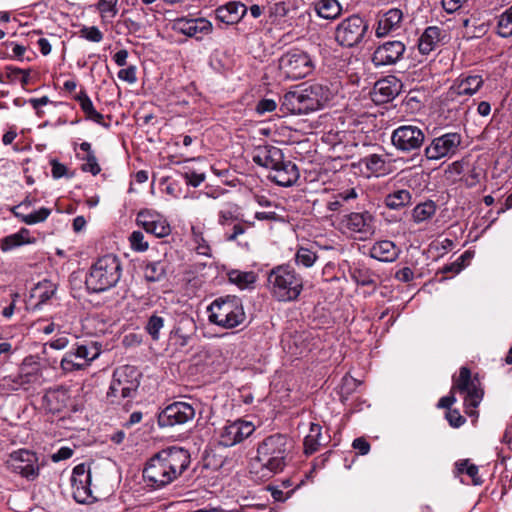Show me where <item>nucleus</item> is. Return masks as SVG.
Here are the masks:
<instances>
[{
    "instance_id": "nucleus-52",
    "label": "nucleus",
    "mask_w": 512,
    "mask_h": 512,
    "mask_svg": "<svg viewBox=\"0 0 512 512\" xmlns=\"http://www.w3.org/2000/svg\"><path fill=\"white\" fill-rule=\"evenodd\" d=\"M118 78L122 81H125L129 84H133L137 81L136 76V67L129 66L127 68H123L118 72Z\"/></svg>"
},
{
    "instance_id": "nucleus-5",
    "label": "nucleus",
    "mask_w": 512,
    "mask_h": 512,
    "mask_svg": "<svg viewBox=\"0 0 512 512\" xmlns=\"http://www.w3.org/2000/svg\"><path fill=\"white\" fill-rule=\"evenodd\" d=\"M122 275L119 258L113 254L100 257L90 268L86 278L87 288L93 292H103L114 287Z\"/></svg>"
},
{
    "instance_id": "nucleus-19",
    "label": "nucleus",
    "mask_w": 512,
    "mask_h": 512,
    "mask_svg": "<svg viewBox=\"0 0 512 512\" xmlns=\"http://www.w3.org/2000/svg\"><path fill=\"white\" fill-rule=\"evenodd\" d=\"M483 85V79L480 75H461L450 86L446 93L447 101H459L462 96H471L475 94Z\"/></svg>"
},
{
    "instance_id": "nucleus-32",
    "label": "nucleus",
    "mask_w": 512,
    "mask_h": 512,
    "mask_svg": "<svg viewBox=\"0 0 512 512\" xmlns=\"http://www.w3.org/2000/svg\"><path fill=\"white\" fill-rule=\"evenodd\" d=\"M30 241V231L26 228H22L18 232L2 238L0 243V249L3 252H8L24 244H29Z\"/></svg>"
},
{
    "instance_id": "nucleus-63",
    "label": "nucleus",
    "mask_w": 512,
    "mask_h": 512,
    "mask_svg": "<svg viewBox=\"0 0 512 512\" xmlns=\"http://www.w3.org/2000/svg\"><path fill=\"white\" fill-rule=\"evenodd\" d=\"M87 119L101 125L104 127H108L109 125L104 122V116L96 111L95 108H92L88 113H85Z\"/></svg>"
},
{
    "instance_id": "nucleus-24",
    "label": "nucleus",
    "mask_w": 512,
    "mask_h": 512,
    "mask_svg": "<svg viewBox=\"0 0 512 512\" xmlns=\"http://www.w3.org/2000/svg\"><path fill=\"white\" fill-rule=\"evenodd\" d=\"M284 159L281 149L275 146H259L254 150L253 162L272 171Z\"/></svg>"
},
{
    "instance_id": "nucleus-56",
    "label": "nucleus",
    "mask_w": 512,
    "mask_h": 512,
    "mask_svg": "<svg viewBox=\"0 0 512 512\" xmlns=\"http://www.w3.org/2000/svg\"><path fill=\"white\" fill-rule=\"evenodd\" d=\"M66 360H69L68 353L61 360V367L65 371H73V370H78V369H82L83 367H85L84 363H82V360H80V358L71 359L72 361H71V363H69V365H66V363H65Z\"/></svg>"
},
{
    "instance_id": "nucleus-64",
    "label": "nucleus",
    "mask_w": 512,
    "mask_h": 512,
    "mask_svg": "<svg viewBox=\"0 0 512 512\" xmlns=\"http://www.w3.org/2000/svg\"><path fill=\"white\" fill-rule=\"evenodd\" d=\"M447 419L453 427H459L465 422V419L456 410L449 411L447 413Z\"/></svg>"
},
{
    "instance_id": "nucleus-60",
    "label": "nucleus",
    "mask_w": 512,
    "mask_h": 512,
    "mask_svg": "<svg viewBox=\"0 0 512 512\" xmlns=\"http://www.w3.org/2000/svg\"><path fill=\"white\" fill-rule=\"evenodd\" d=\"M352 446L358 450L361 455H366L370 451V444L364 438L354 439Z\"/></svg>"
},
{
    "instance_id": "nucleus-46",
    "label": "nucleus",
    "mask_w": 512,
    "mask_h": 512,
    "mask_svg": "<svg viewBox=\"0 0 512 512\" xmlns=\"http://www.w3.org/2000/svg\"><path fill=\"white\" fill-rule=\"evenodd\" d=\"M10 210L21 221L28 225L32 224V206L29 200L26 199L18 205L12 206Z\"/></svg>"
},
{
    "instance_id": "nucleus-53",
    "label": "nucleus",
    "mask_w": 512,
    "mask_h": 512,
    "mask_svg": "<svg viewBox=\"0 0 512 512\" xmlns=\"http://www.w3.org/2000/svg\"><path fill=\"white\" fill-rule=\"evenodd\" d=\"M171 338L174 341L175 345L184 347L188 344L190 337L183 333L180 327H175L171 331Z\"/></svg>"
},
{
    "instance_id": "nucleus-33",
    "label": "nucleus",
    "mask_w": 512,
    "mask_h": 512,
    "mask_svg": "<svg viewBox=\"0 0 512 512\" xmlns=\"http://www.w3.org/2000/svg\"><path fill=\"white\" fill-rule=\"evenodd\" d=\"M100 354V350L95 343H90L86 345H80L77 347L75 352L68 353V359L65 363L69 365L71 363V359L80 358L82 363L87 366L91 361L96 359Z\"/></svg>"
},
{
    "instance_id": "nucleus-44",
    "label": "nucleus",
    "mask_w": 512,
    "mask_h": 512,
    "mask_svg": "<svg viewBox=\"0 0 512 512\" xmlns=\"http://www.w3.org/2000/svg\"><path fill=\"white\" fill-rule=\"evenodd\" d=\"M318 256L316 252L311 251L308 248L300 247L295 254V263L298 266L310 268L316 262Z\"/></svg>"
},
{
    "instance_id": "nucleus-13",
    "label": "nucleus",
    "mask_w": 512,
    "mask_h": 512,
    "mask_svg": "<svg viewBox=\"0 0 512 512\" xmlns=\"http://www.w3.org/2000/svg\"><path fill=\"white\" fill-rule=\"evenodd\" d=\"M461 144V136L458 133H445L435 137L425 148V156L428 160H440L444 157H452L456 154Z\"/></svg>"
},
{
    "instance_id": "nucleus-8",
    "label": "nucleus",
    "mask_w": 512,
    "mask_h": 512,
    "mask_svg": "<svg viewBox=\"0 0 512 512\" xmlns=\"http://www.w3.org/2000/svg\"><path fill=\"white\" fill-rule=\"evenodd\" d=\"M455 391L465 394L464 400L466 406L476 408L482 400L483 392L478 387V380L471 378V372L467 367L460 369L459 376L454 378L451 394L442 397L437 406L439 408L449 409L456 402V398L453 394Z\"/></svg>"
},
{
    "instance_id": "nucleus-2",
    "label": "nucleus",
    "mask_w": 512,
    "mask_h": 512,
    "mask_svg": "<svg viewBox=\"0 0 512 512\" xmlns=\"http://www.w3.org/2000/svg\"><path fill=\"white\" fill-rule=\"evenodd\" d=\"M291 440L283 434H273L257 446V455L251 462V472L261 478H271L286 467L292 451Z\"/></svg>"
},
{
    "instance_id": "nucleus-15",
    "label": "nucleus",
    "mask_w": 512,
    "mask_h": 512,
    "mask_svg": "<svg viewBox=\"0 0 512 512\" xmlns=\"http://www.w3.org/2000/svg\"><path fill=\"white\" fill-rule=\"evenodd\" d=\"M195 416L194 407L186 402H174L166 406L158 415L160 427H173L191 421Z\"/></svg>"
},
{
    "instance_id": "nucleus-62",
    "label": "nucleus",
    "mask_w": 512,
    "mask_h": 512,
    "mask_svg": "<svg viewBox=\"0 0 512 512\" xmlns=\"http://www.w3.org/2000/svg\"><path fill=\"white\" fill-rule=\"evenodd\" d=\"M87 119L101 125L104 127H108L109 125L104 122V116L96 111L95 108H92L88 113H85Z\"/></svg>"
},
{
    "instance_id": "nucleus-23",
    "label": "nucleus",
    "mask_w": 512,
    "mask_h": 512,
    "mask_svg": "<svg viewBox=\"0 0 512 512\" xmlns=\"http://www.w3.org/2000/svg\"><path fill=\"white\" fill-rule=\"evenodd\" d=\"M7 467L22 477L29 478L32 475V452L28 449L13 451L6 461Z\"/></svg>"
},
{
    "instance_id": "nucleus-18",
    "label": "nucleus",
    "mask_w": 512,
    "mask_h": 512,
    "mask_svg": "<svg viewBox=\"0 0 512 512\" xmlns=\"http://www.w3.org/2000/svg\"><path fill=\"white\" fill-rule=\"evenodd\" d=\"M136 221L147 233L158 238L166 237L171 233V227L166 218L155 210H141L137 214Z\"/></svg>"
},
{
    "instance_id": "nucleus-31",
    "label": "nucleus",
    "mask_w": 512,
    "mask_h": 512,
    "mask_svg": "<svg viewBox=\"0 0 512 512\" xmlns=\"http://www.w3.org/2000/svg\"><path fill=\"white\" fill-rule=\"evenodd\" d=\"M315 13L323 19L334 20L342 13V6L338 0H318L314 3Z\"/></svg>"
},
{
    "instance_id": "nucleus-39",
    "label": "nucleus",
    "mask_w": 512,
    "mask_h": 512,
    "mask_svg": "<svg viewBox=\"0 0 512 512\" xmlns=\"http://www.w3.org/2000/svg\"><path fill=\"white\" fill-rule=\"evenodd\" d=\"M362 163L372 174L382 175L386 172V160L382 155L371 154L362 159Z\"/></svg>"
},
{
    "instance_id": "nucleus-48",
    "label": "nucleus",
    "mask_w": 512,
    "mask_h": 512,
    "mask_svg": "<svg viewBox=\"0 0 512 512\" xmlns=\"http://www.w3.org/2000/svg\"><path fill=\"white\" fill-rule=\"evenodd\" d=\"M164 327V319L158 315H152L145 326L147 333L153 340H159L160 330Z\"/></svg>"
},
{
    "instance_id": "nucleus-28",
    "label": "nucleus",
    "mask_w": 512,
    "mask_h": 512,
    "mask_svg": "<svg viewBox=\"0 0 512 512\" xmlns=\"http://www.w3.org/2000/svg\"><path fill=\"white\" fill-rule=\"evenodd\" d=\"M57 286L51 280L44 279L34 285V309H42L45 305H51L55 300Z\"/></svg>"
},
{
    "instance_id": "nucleus-4",
    "label": "nucleus",
    "mask_w": 512,
    "mask_h": 512,
    "mask_svg": "<svg viewBox=\"0 0 512 512\" xmlns=\"http://www.w3.org/2000/svg\"><path fill=\"white\" fill-rule=\"evenodd\" d=\"M303 287L301 275L288 265H278L268 273L267 288L271 296L279 302L297 300Z\"/></svg>"
},
{
    "instance_id": "nucleus-12",
    "label": "nucleus",
    "mask_w": 512,
    "mask_h": 512,
    "mask_svg": "<svg viewBox=\"0 0 512 512\" xmlns=\"http://www.w3.org/2000/svg\"><path fill=\"white\" fill-rule=\"evenodd\" d=\"M255 429V424L248 420L236 419L234 421H227L217 431L218 444L223 447H233L250 437Z\"/></svg>"
},
{
    "instance_id": "nucleus-59",
    "label": "nucleus",
    "mask_w": 512,
    "mask_h": 512,
    "mask_svg": "<svg viewBox=\"0 0 512 512\" xmlns=\"http://www.w3.org/2000/svg\"><path fill=\"white\" fill-rule=\"evenodd\" d=\"M466 1L467 0H442V6L446 12L454 13L459 10Z\"/></svg>"
},
{
    "instance_id": "nucleus-16",
    "label": "nucleus",
    "mask_w": 512,
    "mask_h": 512,
    "mask_svg": "<svg viewBox=\"0 0 512 512\" xmlns=\"http://www.w3.org/2000/svg\"><path fill=\"white\" fill-rule=\"evenodd\" d=\"M72 494L78 503H89L95 497L91 488V470L88 465L81 463L74 467L71 476Z\"/></svg>"
},
{
    "instance_id": "nucleus-6",
    "label": "nucleus",
    "mask_w": 512,
    "mask_h": 512,
    "mask_svg": "<svg viewBox=\"0 0 512 512\" xmlns=\"http://www.w3.org/2000/svg\"><path fill=\"white\" fill-rule=\"evenodd\" d=\"M209 321L225 329L244 323L246 315L241 300L236 296L219 297L208 307Z\"/></svg>"
},
{
    "instance_id": "nucleus-34",
    "label": "nucleus",
    "mask_w": 512,
    "mask_h": 512,
    "mask_svg": "<svg viewBox=\"0 0 512 512\" xmlns=\"http://www.w3.org/2000/svg\"><path fill=\"white\" fill-rule=\"evenodd\" d=\"M412 195L406 189L393 191L386 195L384 204L392 210H399L411 203Z\"/></svg>"
},
{
    "instance_id": "nucleus-9",
    "label": "nucleus",
    "mask_w": 512,
    "mask_h": 512,
    "mask_svg": "<svg viewBox=\"0 0 512 512\" xmlns=\"http://www.w3.org/2000/svg\"><path fill=\"white\" fill-rule=\"evenodd\" d=\"M140 384V372L131 365H123L115 369L113 379L107 392L112 402L132 398Z\"/></svg>"
},
{
    "instance_id": "nucleus-37",
    "label": "nucleus",
    "mask_w": 512,
    "mask_h": 512,
    "mask_svg": "<svg viewBox=\"0 0 512 512\" xmlns=\"http://www.w3.org/2000/svg\"><path fill=\"white\" fill-rule=\"evenodd\" d=\"M144 278L148 282L161 281L166 275V264L163 261H151L144 266Z\"/></svg>"
},
{
    "instance_id": "nucleus-55",
    "label": "nucleus",
    "mask_w": 512,
    "mask_h": 512,
    "mask_svg": "<svg viewBox=\"0 0 512 512\" xmlns=\"http://www.w3.org/2000/svg\"><path fill=\"white\" fill-rule=\"evenodd\" d=\"M74 451L72 448L64 446L61 447L57 452L51 455V460L53 462H60L63 460H67L72 457Z\"/></svg>"
},
{
    "instance_id": "nucleus-43",
    "label": "nucleus",
    "mask_w": 512,
    "mask_h": 512,
    "mask_svg": "<svg viewBox=\"0 0 512 512\" xmlns=\"http://www.w3.org/2000/svg\"><path fill=\"white\" fill-rule=\"evenodd\" d=\"M192 241L195 245V250L199 255H211V248L208 242L205 240L203 232L200 228L192 227Z\"/></svg>"
},
{
    "instance_id": "nucleus-11",
    "label": "nucleus",
    "mask_w": 512,
    "mask_h": 512,
    "mask_svg": "<svg viewBox=\"0 0 512 512\" xmlns=\"http://www.w3.org/2000/svg\"><path fill=\"white\" fill-rule=\"evenodd\" d=\"M314 68V62L310 55L299 49H292L279 59V69L286 79H303L311 74Z\"/></svg>"
},
{
    "instance_id": "nucleus-30",
    "label": "nucleus",
    "mask_w": 512,
    "mask_h": 512,
    "mask_svg": "<svg viewBox=\"0 0 512 512\" xmlns=\"http://www.w3.org/2000/svg\"><path fill=\"white\" fill-rule=\"evenodd\" d=\"M444 37V31L437 26H429L422 33L419 42L418 49L421 54H429L435 50L437 45Z\"/></svg>"
},
{
    "instance_id": "nucleus-1",
    "label": "nucleus",
    "mask_w": 512,
    "mask_h": 512,
    "mask_svg": "<svg viewBox=\"0 0 512 512\" xmlns=\"http://www.w3.org/2000/svg\"><path fill=\"white\" fill-rule=\"evenodd\" d=\"M190 455L180 447H171L151 457L143 470V477L153 489L162 488L179 477L189 466Z\"/></svg>"
},
{
    "instance_id": "nucleus-29",
    "label": "nucleus",
    "mask_w": 512,
    "mask_h": 512,
    "mask_svg": "<svg viewBox=\"0 0 512 512\" xmlns=\"http://www.w3.org/2000/svg\"><path fill=\"white\" fill-rule=\"evenodd\" d=\"M399 253V248L390 240L375 242L369 251V255L372 258L382 262H394L398 258Z\"/></svg>"
},
{
    "instance_id": "nucleus-17",
    "label": "nucleus",
    "mask_w": 512,
    "mask_h": 512,
    "mask_svg": "<svg viewBox=\"0 0 512 512\" xmlns=\"http://www.w3.org/2000/svg\"><path fill=\"white\" fill-rule=\"evenodd\" d=\"M172 29L176 33L201 40L213 31L212 23L206 18L180 17L172 22Z\"/></svg>"
},
{
    "instance_id": "nucleus-25",
    "label": "nucleus",
    "mask_w": 512,
    "mask_h": 512,
    "mask_svg": "<svg viewBox=\"0 0 512 512\" xmlns=\"http://www.w3.org/2000/svg\"><path fill=\"white\" fill-rule=\"evenodd\" d=\"M246 13L247 7L240 1H230L215 10L217 19L228 25L237 24Z\"/></svg>"
},
{
    "instance_id": "nucleus-58",
    "label": "nucleus",
    "mask_w": 512,
    "mask_h": 512,
    "mask_svg": "<svg viewBox=\"0 0 512 512\" xmlns=\"http://www.w3.org/2000/svg\"><path fill=\"white\" fill-rule=\"evenodd\" d=\"M50 163L52 166V177L54 179H59L67 174V167L56 159H52Z\"/></svg>"
},
{
    "instance_id": "nucleus-35",
    "label": "nucleus",
    "mask_w": 512,
    "mask_h": 512,
    "mask_svg": "<svg viewBox=\"0 0 512 512\" xmlns=\"http://www.w3.org/2000/svg\"><path fill=\"white\" fill-rule=\"evenodd\" d=\"M322 427L311 423L309 433L304 438V452L307 455L315 453L322 445Z\"/></svg>"
},
{
    "instance_id": "nucleus-41",
    "label": "nucleus",
    "mask_w": 512,
    "mask_h": 512,
    "mask_svg": "<svg viewBox=\"0 0 512 512\" xmlns=\"http://www.w3.org/2000/svg\"><path fill=\"white\" fill-rule=\"evenodd\" d=\"M497 33L504 38L512 36V6L499 16Z\"/></svg>"
},
{
    "instance_id": "nucleus-51",
    "label": "nucleus",
    "mask_w": 512,
    "mask_h": 512,
    "mask_svg": "<svg viewBox=\"0 0 512 512\" xmlns=\"http://www.w3.org/2000/svg\"><path fill=\"white\" fill-rule=\"evenodd\" d=\"M83 160L85 161L82 165V170L84 172H90L93 175H97L101 171L95 154L86 155L83 157Z\"/></svg>"
},
{
    "instance_id": "nucleus-10",
    "label": "nucleus",
    "mask_w": 512,
    "mask_h": 512,
    "mask_svg": "<svg viewBox=\"0 0 512 512\" xmlns=\"http://www.w3.org/2000/svg\"><path fill=\"white\" fill-rule=\"evenodd\" d=\"M369 30L368 22L358 14L343 19L335 28V41L344 48L361 44Z\"/></svg>"
},
{
    "instance_id": "nucleus-7",
    "label": "nucleus",
    "mask_w": 512,
    "mask_h": 512,
    "mask_svg": "<svg viewBox=\"0 0 512 512\" xmlns=\"http://www.w3.org/2000/svg\"><path fill=\"white\" fill-rule=\"evenodd\" d=\"M336 229L346 237L357 240H370L376 232V217L369 211L350 212L342 215Z\"/></svg>"
},
{
    "instance_id": "nucleus-20",
    "label": "nucleus",
    "mask_w": 512,
    "mask_h": 512,
    "mask_svg": "<svg viewBox=\"0 0 512 512\" xmlns=\"http://www.w3.org/2000/svg\"><path fill=\"white\" fill-rule=\"evenodd\" d=\"M405 49V45L401 41L384 42L375 49L372 61L376 66L395 64L402 58Z\"/></svg>"
},
{
    "instance_id": "nucleus-47",
    "label": "nucleus",
    "mask_w": 512,
    "mask_h": 512,
    "mask_svg": "<svg viewBox=\"0 0 512 512\" xmlns=\"http://www.w3.org/2000/svg\"><path fill=\"white\" fill-rule=\"evenodd\" d=\"M187 185L192 187L200 186L206 179L205 172L194 170L188 166L183 167V171L180 172Z\"/></svg>"
},
{
    "instance_id": "nucleus-40",
    "label": "nucleus",
    "mask_w": 512,
    "mask_h": 512,
    "mask_svg": "<svg viewBox=\"0 0 512 512\" xmlns=\"http://www.w3.org/2000/svg\"><path fill=\"white\" fill-rule=\"evenodd\" d=\"M436 212V206L432 201L420 203L412 211V218L416 223L430 219Z\"/></svg>"
},
{
    "instance_id": "nucleus-38",
    "label": "nucleus",
    "mask_w": 512,
    "mask_h": 512,
    "mask_svg": "<svg viewBox=\"0 0 512 512\" xmlns=\"http://www.w3.org/2000/svg\"><path fill=\"white\" fill-rule=\"evenodd\" d=\"M119 0H99L96 8L103 23H110L118 13Z\"/></svg>"
},
{
    "instance_id": "nucleus-14",
    "label": "nucleus",
    "mask_w": 512,
    "mask_h": 512,
    "mask_svg": "<svg viewBox=\"0 0 512 512\" xmlns=\"http://www.w3.org/2000/svg\"><path fill=\"white\" fill-rule=\"evenodd\" d=\"M425 139L422 129L414 125H403L395 129L391 136L394 147L400 151L410 152L419 149Z\"/></svg>"
},
{
    "instance_id": "nucleus-61",
    "label": "nucleus",
    "mask_w": 512,
    "mask_h": 512,
    "mask_svg": "<svg viewBox=\"0 0 512 512\" xmlns=\"http://www.w3.org/2000/svg\"><path fill=\"white\" fill-rule=\"evenodd\" d=\"M87 119L101 125L104 127H108L109 125L104 122V116L96 111L95 108H92L88 113H85Z\"/></svg>"
},
{
    "instance_id": "nucleus-36",
    "label": "nucleus",
    "mask_w": 512,
    "mask_h": 512,
    "mask_svg": "<svg viewBox=\"0 0 512 512\" xmlns=\"http://www.w3.org/2000/svg\"><path fill=\"white\" fill-rule=\"evenodd\" d=\"M228 279L240 289H246L256 282L257 276L253 271L231 270L228 272Z\"/></svg>"
},
{
    "instance_id": "nucleus-21",
    "label": "nucleus",
    "mask_w": 512,
    "mask_h": 512,
    "mask_svg": "<svg viewBox=\"0 0 512 512\" xmlns=\"http://www.w3.org/2000/svg\"><path fill=\"white\" fill-rule=\"evenodd\" d=\"M403 20V12L398 8L389 9L387 12L378 16L375 35L383 38L397 31Z\"/></svg>"
},
{
    "instance_id": "nucleus-50",
    "label": "nucleus",
    "mask_w": 512,
    "mask_h": 512,
    "mask_svg": "<svg viewBox=\"0 0 512 512\" xmlns=\"http://www.w3.org/2000/svg\"><path fill=\"white\" fill-rule=\"evenodd\" d=\"M131 248L134 251L144 252L148 249V242L145 241L144 235L140 231H133L129 237Z\"/></svg>"
},
{
    "instance_id": "nucleus-57",
    "label": "nucleus",
    "mask_w": 512,
    "mask_h": 512,
    "mask_svg": "<svg viewBox=\"0 0 512 512\" xmlns=\"http://www.w3.org/2000/svg\"><path fill=\"white\" fill-rule=\"evenodd\" d=\"M77 100L84 113H88L92 108H94V105L90 97L87 95L85 91H81L79 93V95L77 96Z\"/></svg>"
},
{
    "instance_id": "nucleus-45",
    "label": "nucleus",
    "mask_w": 512,
    "mask_h": 512,
    "mask_svg": "<svg viewBox=\"0 0 512 512\" xmlns=\"http://www.w3.org/2000/svg\"><path fill=\"white\" fill-rule=\"evenodd\" d=\"M7 76L11 82L20 84L23 88H25L31 80L29 69L9 67Z\"/></svg>"
},
{
    "instance_id": "nucleus-42",
    "label": "nucleus",
    "mask_w": 512,
    "mask_h": 512,
    "mask_svg": "<svg viewBox=\"0 0 512 512\" xmlns=\"http://www.w3.org/2000/svg\"><path fill=\"white\" fill-rule=\"evenodd\" d=\"M456 468L459 473H466L471 479L474 485H481L482 479L479 476V469L476 465L470 463L468 459L460 460L456 462Z\"/></svg>"
},
{
    "instance_id": "nucleus-27",
    "label": "nucleus",
    "mask_w": 512,
    "mask_h": 512,
    "mask_svg": "<svg viewBox=\"0 0 512 512\" xmlns=\"http://www.w3.org/2000/svg\"><path fill=\"white\" fill-rule=\"evenodd\" d=\"M398 80L395 77H387L378 80L373 88L374 100L384 103L392 100L399 93Z\"/></svg>"
},
{
    "instance_id": "nucleus-22",
    "label": "nucleus",
    "mask_w": 512,
    "mask_h": 512,
    "mask_svg": "<svg viewBox=\"0 0 512 512\" xmlns=\"http://www.w3.org/2000/svg\"><path fill=\"white\" fill-rule=\"evenodd\" d=\"M269 178L279 186L288 187L298 180L299 171L293 162L283 159L279 166L270 171Z\"/></svg>"
},
{
    "instance_id": "nucleus-26",
    "label": "nucleus",
    "mask_w": 512,
    "mask_h": 512,
    "mask_svg": "<svg viewBox=\"0 0 512 512\" xmlns=\"http://www.w3.org/2000/svg\"><path fill=\"white\" fill-rule=\"evenodd\" d=\"M69 400L67 390L63 388L49 389L42 396V408L47 412H60Z\"/></svg>"
},
{
    "instance_id": "nucleus-54",
    "label": "nucleus",
    "mask_w": 512,
    "mask_h": 512,
    "mask_svg": "<svg viewBox=\"0 0 512 512\" xmlns=\"http://www.w3.org/2000/svg\"><path fill=\"white\" fill-rule=\"evenodd\" d=\"M277 103L273 99H262L258 102L256 106V111L259 114H265L267 112H272L276 109Z\"/></svg>"
},
{
    "instance_id": "nucleus-3",
    "label": "nucleus",
    "mask_w": 512,
    "mask_h": 512,
    "mask_svg": "<svg viewBox=\"0 0 512 512\" xmlns=\"http://www.w3.org/2000/svg\"><path fill=\"white\" fill-rule=\"evenodd\" d=\"M329 98V89L314 83L287 92L282 98L281 110L290 114H307L321 109Z\"/></svg>"
},
{
    "instance_id": "nucleus-49",
    "label": "nucleus",
    "mask_w": 512,
    "mask_h": 512,
    "mask_svg": "<svg viewBox=\"0 0 512 512\" xmlns=\"http://www.w3.org/2000/svg\"><path fill=\"white\" fill-rule=\"evenodd\" d=\"M79 34L80 37L90 42L99 43L103 40V33L96 26H83Z\"/></svg>"
}]
</instances>
